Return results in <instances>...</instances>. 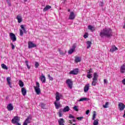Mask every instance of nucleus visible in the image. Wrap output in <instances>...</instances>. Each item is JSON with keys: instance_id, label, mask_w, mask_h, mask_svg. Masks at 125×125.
<instances>
[{"instance_id": "nucleus-1", "label": "nucleus", "mask_w": 125, "mask_h": 125, "mask_svg": "<svg viewBox=\"0 0 125 125\" xmlns=\"http://www.w3.org/2000/svg\"><path fill=\"white\" fill-rule=\"evenodd\" d=\"M112 34H113V31H112V29H111V28H105L103 30H101L100 33V36L101 38H103L104 37L110 38V37H112Z\"/></svg>"}, {"instance_id": "nucleus-2", "label": "nucleus", "mask_w": 125, "mask_h": 125, "mask_svg": "<svg viewBox=\"0 0 125 125\" xmlns=\"http://www.w3.org/2000/svg\"><path fill=\"white\" fill-rule=\"evenodd\" d=\"M93 81L92 82V85L95 86L96 83H97V80L98 79L99 76L97 75V73L94 72L93 74Z\"/></svg>"}, {"instance_id": "nucleus-3", "label": "nucleus", "mask_w": 125, "mask_h": 125, "mask_svg": "<svg viewBox=\"0 0 125 125\" xmlns=\"http://www.w3.org/2000/svg\"><path fill=\"white\" fill-rule=\"evenodd\" d=\"M19 122H20V118L18 116H15L12 120V123L14 124V125H15L17 123H19Z\"/></svg>"}, {"instance_id": "nucleus-4", "label": "nucleus", "mask_w": 125, "mask_h": 125, "mask_svg": "<svg viewBox=\"0 0 125 125\" xmlns=\"http://www.w3.org/2000/svg\"><path fill=\"white\" fill-rule=\"evenodd\" d=\"M66 83L69 88L72 89L73 87V82L71 81V79H67L66 80Z\"/></svg>"}, {"instance_id": "nucleus-5", "label": "nucleus", "mask_w": 125, "mask_h": 125, "mask_svg": "<svg viewBox=\"0 0 125 125\" xmlns=\"http://www.w3.org/2000/svg\"><path fill=\"white\" fill-rule=\"evenodd\" d=\"M69 74L70 75H78L79 74V69L76 68L70 71Z\"/></svg>"}, {"instance_id": "nucleus-6", "label": "nucleus", "mask_w": 125, "mask_h": 125, "mask_svg": "<svg viewBox=\"0 0 125 125\" xmlns=\"http://www.w3.org/2000/svg\"><path fill=\"white\" fill-rule=\"evenodd\" d=\"M9 36L10 37L11 40L13 42H16V36H15V34H14V33H10Z\"/></svg>"}, {"instance_id": "nucleus-7", "label": "nucleus", "mask_w": 125, "mask_h": 125, "mask_svg": "<svg viewBox=\"0 0 125 125\" xmlns=\"http://www.w3.org/2000/svg\"><path fill=\"white\" fill-rule=\"evenodd\" d=\"M34 47H37V45L34 44L32 42H28V48L31 49Z\"/></svg>"}, {"instance_id": "nucleus-8", "label": "nucleus", "mask_w": 125, "mask_h": 125, "mask_svg": "<svg viewBox=\"0 0 125 125\" xmlns=\"http://www.w3.org/2000/svg\"><path fill=\"white\" fill-rule=\"evenodd\" d=\"M7 83L9 85V86H10V87L11 88H12V83L11 82V77H8L7 78Z\"/></svg>"}, {"instance_id": "nucleus-9", "label": "nucleus", "mask_w": 125, "mask_h": 125, "mask_svg": "<svg viewBox=\"0 0 125 125\" xmlns=\"http://www.w3.org/2000/svg\"><path fill=\"white\" fill-rule=\"evenodd\" d=\"M75 18L76 16H75L74 12H71L70 14L68 19H69V20H74V19H75Z\"/></svg>"}, {"instance_id": "nucleus-10", "label": "nucleus", "mask_w": 125, "mask_h": 125, "mask_svg": "<svg viewBox=\"0 0 125 125\" xmlns=\"http://www.w3.org/2000/svg\"><path fill=\"white\" fill-rule=\"evenodd\" d=\"M118 107L120 108V110H124L125 108V104L123 103H119L118 104Z\"/></svg>"}, {"instance_id": "nucleus-11", "label": "nucleus", "mask_w": 125, "mask_h": 125, "mask_svg": "<svg viewBox=\"0 0 125 125\" xmlns=\"http://www.w3.org/2000/svg\"><path fill=\"white\" fill-rule=\"evenodd\" d=\"M66 112H69V110H60L59 112L58 113V114H59V117H62V116H63V112L66 113Z\"/></svg>"}, {"instance_id": "nucleus-12", "label": "nucleus", "mask_w": 125, "mask_h": 125, "mask_svg": "<svg viewBox=\"0 0 125 125\" xmlns=\"http://www.w3.org/2000/svg\"><path fill=\"white\" fill-rule=\"evenodd\" d=\"M120 72L124 74L125 72V63H124L120 67Z\"/></svg>"}, {"instance_id": "nucleus-13", "label": "nucleus", "mask_w": 125, "mask_h": 125, "mask_svg": "<svg viewBox=\"0 0 125 125\" xmlns=\"http://www.w3.org/2000/svg\"><path fill=\"white\" fill-rule=\"evenodd\" d=\"M34 89L37 95H40V94H41V89H40V88L38 87H35Z\"/></svg>"}, {"instance_id": "nucleus-14", "label": "nucleus", "mask_w": 125, "mask_h": 125, "mask_svg": "<svg viewBox=\"0 0 125 125\" xmlns=\"http://www.w3.org/2000/svg\"><path fill=\"white\" fill-rule=\"evenodd\" d=\"M88 29L90 30L91 32H94V31H95V26L89 25L88 26Z\"/></svg>"}, {"instance_id": "nucleus-15", "label": "nucleus", "mask_w": 125, "mask_h": 125, "mask_svg": "<svg viewBox=\"0 0 125 125\" xmlns=\"http://www.w3.org/2000/svg\"><path fill=\"white\" fill-rule=\"evenodd\" d=\"M32 120V115H29L25 120V122L27 124H30L31 121Z\"/></svg>"}, {"instance_id": "nucleus-16", "label": "nucleus", "mask_w": 125, "mask_h": 125, "mask_svg": "<svg viewBox=\"0 0 125 125\" xmlns=\"http://www.w3.org/2000/svg\"><path fill=\"white\" fill-rule=\"evenodd\" d=\"M89 89V84H87L84 87V92H87Z\"/></svg>"}, {"instance_id": "nucleus-17", "label": "nucleus", "mask_w": 125, "mask_h": 125, "mask_svg": "<svg viewBox=\"0 0 125 125\" xmlns=\"http://www.w3.org/2000/svg\"><path fill=\"white\" fill-rule=\"evenodd\" d=\"M21 93L23 96H25L27 94V91L25 87L21 88Z\"/></svg>"}, {"instance_id": "nucleus-18", "label": "nucleus", "mask_w": 125, "mask_h": 125, "mask_svg": "<svg viewBox=\"0 0 125 125\" xmlns=\"http://www.w3.org/2000/svg\"><path fill=\"white\" fill-rule=\"evenodd\" d=\"M17 19L18 20V23H21L22 22V17L20 15H18L17 17Z\"/></svg>"}, {"instance_id": "nucleus-19", "label": "nucleus", "mask_w": 125, "mask_h": 125, "mask_svg": "<svg viewBox=\"0 0 125 125\" xmlns=\"http://www.w3.org/2000/svg\"><path fill=\"white\" fill-rule=\"evenodd\" d=\"M41 81L42 82V83H45V82H46L45 76H44V75H43V74L42 75V76L41 77Z\"/></svg>"}, {"instance_id": "nucleus-20", "label": "nucleus", "mask_w": 125, "mask_h": 125, "mask_svg": "<svg viewBox=\"0 0 125 125\" xmlns=\"http://www.w3.org/2000/svg\"><path fill=\"white\" fill-rule=\"evenodd\" d=\"M117 50H118V48L116 47L115 45L112 46V48L110 49L111 52H114V51Z\"/></svg>"}, {"instance_id": "nucleus-21", "label": "nucleus", "mask_w": 125, "mask_h": 125, "mask_svg": "<svg viewBox=\"0 0 125 125\" xmlns=\"http://www.w3.org/2000/svg\"><path fill=\"white\" fill-rule=\"evenodd\" d=\"M56 101H59L60 100V95H59V92H58L56 93Z\"/></svg>"}, {"instance_id": "nucleus-22", "label": "nucleus", "mask_w": 125, "mask_h": 125, "mask_svg": "<svg viewBox=\"0 0 125 125\" xmlns=\"http://www.w3.org/2000/svg\"><path fill=\"white\" fill-rule=\"evenodd\" d=\"M59 125H64V119L61 118L58 120Z\"/></svg>"}, {"instance_id": "nucleus-23", "label": "nucleus", "mask_w": 125, "mask_h": 125, "mask_svg": "<svg viewBox=\"0 0 125 125\" xmlns=\"http://www.w3.org/2000/svg\"><path fill=\"white\" fill-rule=\"evenodd\" d=\"M50 8H51V6L48 5H46L43 9V11L45 12V11H47V10H48V9H50Z\"/></svg>"}, {"instance_id": "nucleus-24", "label": "nucleus", "mask_w": 125, "mask_h": 125, "mask_svg": "<svg viewBox=\"0 0 125 125\" xmlns=\"http://www.w3.org/2000/svg\"><path fill=\"white\" fill-rule=\"evenodd\" d=\"M68 118L69 119H72V121L74 122V123L76 122V119H75V117H74V116H73L72 114H69Z\"/></svg>"}, {"instance_id": "nucleus-25", "label": "nucleus", "mask_w": 125, "mask_h": 125, "mask_svg": "<svg viewBox=\"0 0 125 125\" xmlns=\"http://www.w3.org/2000/svg\"><path fill=\"white\" fill-rule=\"evenodd\" d=\"M21 28L22 29V30L23 31L24 34H27V29L25 28V27H24V25L21 24Z\"/></svg>"}, {"instance_id": "nucleus-26", "label": "nucleus", "mask_w": 125, "mask_h": 125, "mask_svg": "<svg viewBox=\"0 0 125 125\" xmlns=\"http://www.w3.org/2000/svg\"><path fill=\"white\" fill-rule=\"evenodd\" d=\"M19 84L20 87L23 88V86H24V83L21 80H19Z\"/></svg>"}, {"instance_id": "nucleus-27", "label": "nucleus", "mask_w": 125, "mask_h": 125, "mask_svg": "<svg viewBox=\"0 0 125 125\" xmlns=\"http://www.w3.org/2000/svg\"><path fill=\"white\" fill-rule=\"evenodd\" d=\"M7 109L8 110H12L13 109V106L11 104H10L7 105Z\"/></svg>"}, {"instance_id": "nucleus-28", "label": "nucleus", "mask_w": 125, "mask_h": 125, "mask_svg": "<svg viewBox=\"0 0 125 125\" xmlns=\"http://www.w3.org/2000/svg\"><path fill=\"white\" fill-rule=\"evenodd\" d=\"M1 67L3 69H4V70H8V67H7V66L5 64H4V63H2L1 64Z\"/></svg>"}, {"instance_id": "nucleus-29", "label": "nucleus", "mask_w": 125, "mask_h": 125, "mask_svg": "<svg viewBox=\"0 0 125 125\" xmlns=\"http://www.w3.org/2000/svg\"><path fill=\"white\" fill-rule=\"evenodd\" d=\"M86 44H87V49L89 48V47H91V44H92L91 42L87 41Z\"/></svg>"}, {"instance_id": "nucleus-30", "label": "nucleus", "mask_w": 125, "mask_h": 125, "mask_svg": "<svg viewBox=\"0 0 125 125\" xmlns=\"http://www.w3.org/2000/svg\"><path fill=\"white\" fill-rule=\"evenodd\" d=\"M81 60L80 57H75V62H76V63H79V62H81Z\"/></svg>"}, {"instance_id": "nucleus-31", "label": "nucleus", "mask_w": 125, "mask_h": 125, "mask_svg": "<svg viewBox=\"0 0 125 125\" xmlns=\"http://www.w3.org/2000/svg\"><path fill=\"white\" fill-rule=\"evenodd\" d=\"M54 104L56 107V109H59L61 107L60 104H57V103L55 102Z\"/></svg>"}, {"instance_id": "nucleus-32", "label": "nucleus", "mask_w": 125, "mask_h": 125, "mask_svg": "<svg viewBox=\"0 0 125 125\" xmlns=\"http://www.w3.org/2000/svg\"><path fill=\"white\" fill-rule=\"evenodd\" d=\"M104 108H108L109 107V102H107L105 103L104 105H103Z\"/></svg>"}, {"instance_id": "nucleus-33", "label": "nucleus", "mask_w": 125, "mask_h": 125, "mask_svg": "<svg viewBox=\"0 0 125 125\" xmlns=\"http://www.w3.org/2000/svg\"><path fill=\"white\" fill-rule=\"evenodd\" d=\"M96 117V112L95 111H93V117H92V120L94 121L95 120V117Z\"/></svg>"}, {"instance_id": "nucleus-34", "label": "nucleus", "mask_w": 125, "mask_h": 125, "mask_svg": "<svg viewBox=\"0 0 125 125\" xmlns=\"http://www.w3.org/2000/svg\"><path fill=\"white\" fill-rule=\"evenodd\" d=\"M28 62L27 60L25 61V63H26L27 68H28V70H30V69H31V66H30L29 65V64L28 63Z\"/></svg>"}, {"instance_id": "nucleus-35", "label": "nucleus", "mask_w": 125, "mask_h": 125, "mask_svg": "<svg viewBox=\"0 0 125 125\" xmlns=\"http://www.w3.org/2000/svg\"><path fill=\"white\" fill-rule=\"evenodd\" d=\"M59 52L60 55H65V53L63 51H62L61 49H59Z\"/></svg>"}, {"instance_id": "nucleus-36", "label": "nucleus", "mask_w": 125, "mask_h": 125, "mask_svg": "<svg viewBox=\"0 0 125 125\" xmlns=\"http://www.w3.org/2000/svg\"><path fill=\"white\" fill-rule=\"evenodd\" d=\"M74 51H75V50H74V49H70L68 51V54H72V53H73V52H74Z\"/></svg>"}, {"instance_id": "nucleus-37", "label": "nucleus", "mask_w": 125, "mask_h": 125, "mask_svg": "<svg viewBox=\"0 0 125 125\" xmlns=\"http://www.w3.org/2000/svg\"><path fill=\"white\" fill-rule=\"evenodd\" d=\"M23 35H24V32H23V30L22 29H20V36L21 37H23Z\"/></svg>"}, {"instance_id": "nucleus-38", "label": "nucleus", "mask_w": 125, "mask_h": 125, "mask_svg": "<svg viewBox=\"0 0 125 125\" xmlns=\"http://www.w3.org/2000/svg\"><path fill=\"white\" fill-rule=\"evenodd\" d=\"M47 77H48L49 81H53V78H52L51 76H50V74L47 75Z\"/></svg>"}, {"instance_id": "nucleus-39", "label": "nucleus", "mask_w": 125, "mask_h": 125, "mask_svg": "<svg viewBox=\"0 0 125 125\" xmlns=\"http://www.w3.org/2000/svg\"><path fill=\"white\" fill-rule=\"evenodd\" d=\"M86 100H87V98H81L79 100V101L80 102H81V101H86Z\"/></svg>"}, {"instance_id": "nucleus-40", "label": "nucleus", "mask_w": 125, "mask_h": 125, "mask_svg": "<svg viewBox=\"0 0 125 125\" xmlns=\"http://www.w3.org/2000/svg\"><path fill=\"white\" fill-rule=\"evenodd\" d=\"M39 66H40V64H39V62H35V68H38Z\"/></svg>"}, {"instance_id": "nucleus-41", "label": "nucleus", "mask_w": 125, "mask_h": 125, "mask_svg": "<svg viewBox=\"0 0 125 125\" xmlns=\"http://www.w3.org/2000/svg\"><path fill=\"white\" fill-rule=\"evenodd\" d=\"M76 48H77V44L76 43L73 44L72 49L75 50V49H76Z\"/></svg>"}, {"instance_id": "nucleus-42", "label": "nucleus", "mask_w": 125, "mask_h": 125, "mask_svg": "<svg viewBox=\"0 0 125 125\" xmlns=\"http://www.w3.org/2000/svg\"><path fill=\"white\" fill-rule=\"evenodd\" d=\"M93 125H98V121L97 120H94L93 122Z\"/></svg>"}, {"instance_id": "nucleus-43", "label": "nucleus", "mask_w": 125, "mask_h": 125, "mask_svg": "<svg viewBox=\"0 0 125 125\" xmlns=\"http://www.w3.org/2000/svg\"><path fill=\"white\" fill-rule=\"evenodd\" d=\"M87 78L88 79H91V78H92V74H88V75H87Z\"/></svg>"}, {"instance_id": "nucleus-44", "label": "nucleus", "mask_w": 125, "mask_h": 125, "mask_svg": "<svg viewBox=\"0 0 125 125\" xmlns=\"http://www.w3.org/2000/svg\"><path fill=\"white\" fill-rule=\"evenodd\" d=\"M93 73L92 69L90 68L89 71L87 72L88 74H90V73Z\"/></svg>"}, {"instance_id": "nucleus-45", "label": "nucleus", "mask_w": 125, "mask_h": 125, "mask_svg": "<svg viewBox=\"0 0 125 125\" xmlns=\"http://www.w3.org/2000/svg\"><path fill=\"white\" fill-rule=\"evenodd\" d=\"M83 119V117H77V119L79 121H82Z\"/></svg>"}, {"instance_id": "nucleus-46", "label": "nucleus", "mask_w": 125, "mask_h": 125, "mask_svg": "<svg viewBox=\"0 0 125 125\" xmlns=\"http://www.w3.org/2000/svg\"><path fill=\"white\" fill-rule=\"evenodd\" d=\"M36 85H37V86H34V87L40 88V83H39L38 82H36Z\"/></svg>"}, {"instance_id": "nucleus-47", "label": "nucleus", "mask_w": 125, "mask_h": 125, "mask_svg": "<svg viewBox=\"0 0 125 125\" xmlns=\"http://www.w3.org/2000/svg\"><path fill=\"white\" fill-rule=\"evenodd\" d=\"M107 82H108V80H107L106 79H104V84H107Z\"/></svg>"}, {"instance_id": "nucleus-48", "label": "nucleus", "mask_w": 125, "mask_h": 125, "mask_svg": "<svg viewBox=\"0 0 125 125\" xmlns=\"http://www.w3.org/2000/svg\"><path fill=\"white\" fill-rule=\"evenodd\" d=\"M63 110H70V108L68 106H66L63 108Z\"/></svg>"}, {"instance_id": "nucleus-49", "label": "nucleus", "mask_w": 125, "mask_h": 125, "mask_svg": "<svg viewBox=\"0 0 125 125\" xmlns=\"http://www.w3.org/2000/svg\"><path fill=\"white\" fill-rule=\"evenodd\" d=\"M11 45L12 46V49H14L15 48V46H14L13 43H11Z\"/></svg>"}, {"instance_id": "nucleus-50", "label": "nucleus", "mask_w": 125, "mask_h": 125, "mask_svg": "<svg viewBox=\"0 0 125 125\" xmlns=\"http://www.w3.org/2000/svg\"><path fill=\"white\" fill-rule=\"evenodd\" d=\"M6 1L8 4V5L10 6L11 5V3L10 2V1L9 0H6Z\"/></svg>"}, {"instance_id": "nucleus-51", "label": "nucleus", "mask_w": 125, "mask_h": 125, "mask_svg": "<svg viewBox=\"0 0 125 125\" xmlns=\"http://www.w3.org/2000/svg\"><path fill=\"white\" fill-rule=\"evenodd\" d=\"M100 6H103V5H104L103 2H100Z\"/></svg>"}, {"instance_id": "nucleus-52", "label": "nucleus", "mask_w": 125, "mask_h": 125, "mask_svg": "<svg viewBox=\"0 0 125 125\" xmlns=\"http://www.w3.org/2000/svg\"><path fill=\"white\" fill-rule=\"evenodd\" d=\"M122 83L123 84H124L125 85V79L122 80Z\"/></svg>"}, {"instance_id": "nucleus-53", "label": "nucleus", "mask_w": 125, "mask_h": 125, "mask_svg": "<svg viewBox=\"0 0 125 125\" xmlns=\"http://www.w3.org/2000/svg\"><path fill=\"white\" fill-rule=\"evenodd\" d=\"M84 39H86L88 37L87 34H84L83 36Z\"/></svg>"}, {"instance_id": "nucleus-54", "label": "nucleus", "mask_w": 125, "mask_h": 125, "mask_svg": "<svg viewBox=\"0 0 125 125\" xmlns=\"http://www.w3.org/2000/svg\"><path fill=\"white\" fill-rule=\"evenodd\" d=\"M73 109H74V110H78V106H74V107H73Z\"/></svg>"}, {"instance_id": "nucleus-55", "label": "nucleus", "mask_w": 125, "mask_h": 125, "mask_svg": "<svg viewBox=\"0 0 125 125\" xmlns=\"http://www.w3.org/2000/svg\"><path fill=\"white\" fill-rule=\"evenodd\" d=\"M86 115H88V114H89V110H87L86 111Z\"/></svg>"}, {"instance_id": "nucleus-56", "label": "nucleus", "mask_w": 125, "mask_h": 125, "mask_svg": "<svg viewBox=\"0 0 125 125\" xmlns=\"http://www.w3.org/2000/svg\"><path fill=\"white\" fill-rule=\"evenodd\" d=\"M28 125V123L24 121L23 125Z\"/></svg>"}, {"instance_id": "nucleus-57", "label": "nucleus", "mask_w": 125, "mask_h": 125, "mask_svg": "<svg viewBox=\"0 0 125 125\" xmlns=\"http://www.w3.org/2000/svg\"><path fill=\"white\" fill-rule=\"evenodd\" d=\"M15 125H21V124L19 123V122H17V123L15 124Z\"/></svg>"}, {"instance_id": "nucleus-58", "label": "nucleus", "mask_w": 125, "mask_h": 125, "mask_svg": "<svg viewBox=\"0 0 125 125\" xmlns=\"http://www.w3.org/2000/svg\"><path fill=\"white\" fill-rule=\"evenodd\" d=\"M71 122H72V121H71V120L69 121V123L71 124V125H72L73 124V123H72Z\"/></svg>"}, {"instance_id": "nucleus-59", "label": "nucleus", "mask_w": 125, "mask_h": 125, "mask_svg": "<svg viewBox=\"0 0 125 125\" xmlns=\"http://www.w3.org/2000/svg\"><path fill=\"white\" fill-rule=\"evenodd\" d=\"M123 118H125V110L124 111V114L123 116Z\"/></svg>"}, {"instance_id": "nucleus-60", "label": "nucleus", "mask_w": 125, "mask_h": 125, "mask_svg": "<svg viewBox=\"0 0 125 125\" xmlns=\"http://www.w3.org/2000/svg\"><path fill=\"white\" fill-rule=\"evenodd\" d=\"M68 12H70V11H71V10H70V9H68Z\"/></svg>"}, {"instance_id": "nucleus-61", "label": "nucleus", "mask_w": 125, "mask_h": 125, "mask_svg": "<svg viewBox=\"0 0 125 125\" xmlns=\"http://www.w3.org/2000/svg\"><path fill=\"white\" fill-rule=\"evenodd\" d=\"M28 0H24V1H27Z\"/></svg>"}, {"instance_id": "nucleus-62", "label": "nucleus", "mask_w": 125, "mask_h": 125, "mask_svg": "<svg viewBox=\"0 0 125 125\" xmlns=\"http://www.w3.org/2000/svg\"><path fill=\"white\" fill-rule=\"evenodd\" d=\"M73 125H76V124H73Z\"/></svg>"}, {"instance_id": "nucleus-63", "label": "nucleus", "mask_w": 125, "mask_h": 125, "mask_svg": "<svg viewBox=\"0 0 125 125\" xmlns=\"http://www.w3.org/2000/svg\"><path fill=\"white\" fill-rule=\"evenodd\" d=\"M76 111H78V110H76Z\"/></svg>"}]
</instances>
